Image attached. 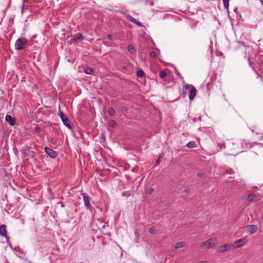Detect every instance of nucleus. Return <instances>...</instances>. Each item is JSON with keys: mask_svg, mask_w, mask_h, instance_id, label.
I'll return each instance as SVG.
<instances>
[{"mask_svg": "<svg viewBox=\"0 0 263 263\" xmlns=\"http://www.w3.org/2000/svg\"><path fill=\"white\" fill-rule=\"evenodd\" d=\"M28 43L27 40L25 37L17 39L15 43V49L16 50H21L25 48Z\"/></svg>", "mask_w": 263, "mask_h": 263, "instance_id": "obj_1", "label": "nucleus"}, {"mask_svg": "<svg viewBox=\"0 0 263 263\" xmlns=\"http://www.w3.org/2000/svg\"><path fill=\"white\" fill-rule=\"evenodd\" d=\"M185 88H188V90L189 91L190 95H189V100L190 101H192L194 98L195 97L196 93H197V89L195 88V86L191 84H185Z\"/></svg>", "mask_w": 263, "mask_h": 263, "instance_id": "obj_2", "label": "nucleus"}, {"mask_svg": "<svg viewBox=\"0 0 263 263\" xmlns=\"http://www.w3.org/2000/svg\"><path fill=\"white\" fill-rule=\"evenodd\" d=\"M60 117L62 120L63 124L69 129L72 128L71 124L70 121L67 117V116L62 111H60L59 113Z\"/></svg>", "mask_w": 263, "mask_h": 263, "instance_id": "obj_3", "label": "nucleus"}, {"mask_svg": "<svg viewBox=\"0 0 263 263\" xmlns=\"http://www.w3.org/2000/svg\"><path fill=\"white\" fill-rule=\"evenodd\" d=\"M84 202V205L87 209L91 210L90 205V197L86 193H81Z\"/></svg>", "mask_w": 263, "mask_h": 263, "instance_id": "obj_4", "label": "nucleus"}, {"mask_svg": "<svg viewBox=\"0 0 263 263\" xmlns=\"http://www.w3.org/2000/svg\"><path fill=\"white\" fill-rule=\"evenodd\" d=\"M262 196L258 193L250 194L247 197V200L248 201H258L261 200Z\"/></svg>", "mask_w": 263, "mask_h": 263, "instance_id": "obj_5", "label": "nucleus"}, {"mask_svg": "<svg viewBox=\"0 0 263 263\" xmlns=\"http://www.w3.org/2000/svg\"><path fill=\"white\" fill-rule=\"evenodd\" d=\"M212 238L209 239L206 241L203 242L201 245V247L203 248L209 249L214 246V243L213 242Z\"/></svg>", "mask_w": 263, "mask_h": 263, "instance_id": "obj_6", "label": "nucleus"}, {"mask_svg": "<svg viewBox=\"0 0 263 263\" xmlns=\"http://www.w3.org/2000/svg\"><path fill=\"white\" fill-rule=\"evenodd\" d=\"M247 242V240L245 238H242L240 239H238L234 242V247L235 248H240L243 245H245Z\"/></svg>", "mask_w": 263, "mask_h": 263, "instance_id": "obj_7", "label": "nucleus"}, {"mask_svg": "<svg viewBox=\"0 0 263 263\" xmlns=\"http://www.w3.org/2000/svg\"><path fill=\"white\" fill-rule=\"evenodd\" d=\"M46 153L49 155L51 158H55L58 156V153L47 147L45 148Z\"/></svg>", "mask_w": 263, "mask_h": 263, "instance_id": "obj_8", "label": "nucleus"}, {"mask_svg": "<svg viewBox=\"0 0 263 263\" xmlns=\"http://www.w3.org/2000/svg\"><path fill=\"white\" fill-rule=\"evenodd\" d=\"M5 120L9 122V124L11 126H13L16 123V119L15 118L12 117L11 116L9 115H7L5 117Z\"/></svg>", "mask_w": 263, "mask_h": 263, "instance_id": "obj_9", "label": "nucleus"}, {"mask_svg": "<svg viewBox=\"0 0 263 263\" xmlns=\"http://www.w3.org/2000/svg\"><path fill=\"white\" fill-rule=\"evenodd\" d=\"M247 231L250 234H253L257 231L258 226L256 225H248L247 227Z\"/></svg>", "mask_w": 263, "mask_h": 263, "instance_id": "obj_10", "label": "nucleus"}, {"mask_svg": "<svg viewBox=\"0 0 263 263\" xmlns=\"http://www.w3.org/2000/svg\"><path fill=\"white\" fill-rule=\"evenodd\" d=\"M7 234V227L5 224L0 225V236L6 237Z\"/></svg>", "mask_w": 263, "mask_h": 263, "instance_id": "obj_11", "label": "nucleus"}, {"mask_svg": "<svg viewBox=\"0 0 263 263\" xmlns=\"http://www.w3.org/2000/svg\"><path fill=\"white\" fill-rule=\"evenodd\" d=\"M127 18H128V20L129 21H130L131 22H132L133 23H134L135 24H136L137 26H138L139 27H142L143 26V24L141 22H139V21H137L132 16H131L130 15H128L127 16Z\"/></svg>", "mask_w": 263, "mask_h": 263, "instance_id": "obj_12", "label": "nucleus"}, {"mask_svg": "<svg viewBox=\"0 0 263 263\" xmlns=\"http://www.w3.org/2000/svg\"><path fill=\"white\" fill-rule=\"evenodd\" d=\"M84 40V37L82 33H78L73 37V40L76 42H79Z\"/></svg>", "mask_w": 263, "mask_h": 263, "instance_id": "obj_13", "label": "nucleus"}, {"mask_svg": "<svg viewBox=\"0 0 263 263\" xmlns=\"http://www.w3.org/2000/svg\"><path fill=\"white\" fill-rule=\"evenodd\" d=\"M230 248V246L229 245H224L219 247L218 249V252H224L227 251Z\"/></svg>", "mask_w": 263, "mask_h": 263, "instance_id": "obj_14", "label": "nucleus"}, {"mask_svg": "<svg viewBox=\"0 0 263 263\" xmlns=\"http://www.w3.org/2000/svg\"><path fill=\"white\" fill-rule=\"evenodd\" d=\"M84 71L86 74H92L93 72V70L91 67H87L84 68Z\"/></svg>", "mask_w": 263, "mask_h": 263, "instance_id": "obj_15", "label": "nucleus"}, {"mask_svg": "<svg viewBox=\"0 0 263 263\" xmlns=\"http://www.w3.org/2000/svg\"><path fill=\"white\" fill-rule=\"evenodd\" d=\"M186 146L190 148H194L196 146V142L194 141H190L187 143Z\"/></svg>", "mask_w": 263, "mask_h": 263, "instance_id": "obj_16", "label": "nucleus"}, {"mask_svg": "<svg viewBox=\"0 0 263 263\" xmlns=\"http://www.w3.org/2000/svg\"><path fill=\"white\" fill-rule=\"evenodd\" d=\"M184 242H183V241H180V242L176 243L175 244L174 247L176 249H179V248H181L183 247L184 246Z\"/></svg>", "mask_w": 263, "mask_h": 263, "instance_id": "obj_17", "label": "nucleus"}, {"mask_svg": "<svg viewBox=\"0 0 263 263\" xmlns=\"http://www.w3.org/2000/svg\"><path fill=\"white\" fill-rule=\"evenodd\" d=\"M187 90H188V88H185V85L182 88V96L183 98H185L186 96V93H187Z\"/></svg>", "mask_w": 263, "mask_h": 263, "instance_id": "obj_18", "label": "nucleus"}, {"mask_svg": "<svg viewBox=\"0 0 263 263\" xmlns=\"http://www.w3.org/2000/svg\"><path fill=\"white\" fill-rule=\"evenodd\" d=\"M144 74V72L142 70H139L137 72V76L140 78L142 77Z\"/></svg>", "mask_w": 263, "mask_h": 263, "instance_id": "obj_19", "label": "nucleus"}, {"mask_svg": "<svg viewBox=\"0 0 263 263\" xmlns=\"http://www.w3.org/2000/svg\"><path fill=\"white\" fill-rule=\"evenodd\" d=\"M108 113L110 116H114L115 114V109L112 107L109 108Z\"/></svg>", "mask_w": 263, "mask_h": 263, "instance_id": "obj_20", "label": "nucleus"}, {"mask_svg": "<svg viewBox=\"0 0 263 263\" xmlns=\"http://www.w3.org/2000/svg\"><path fill=\"white\" fill-rule=\"evenodd\" d=\"M116 122L113 120H110L108 123L109 126L112 127H115L116 125Z\"/></svg>", "mask_w": 263, "mask_h": 263, "instance_id": "obj_21", "label": "nucleus"}, {"mask_svg": "<svg viewBox=\"0 0 263 263\" xmlns=\"http://www.w3.org/2000/svg\"><path fill=\"white\" fill-rule=\"evenodd\" d=\"M131 195L130 191H125L122 193V196L126 197H128Z\"/></svg>", "mask_w": 263, "mask_h": 263, "instance_id": "obj_22", "label": "nucleus"}, {"mask_svg": "<svg viewBox=\"0 0 263 263\" xmlns=\"http://www.w3.org/2000/svg\"><path fill=\"white\" fill-rule=\"evenodd\" d=\"M162 157H163L161 155L159 156L158 160H157V161L155 163V164L154 165V166H158L159 165L161 159H162Z\"/></svg>", "mask_w": 263, "mask_h": 263, "instance_id": "obj_23", "label": "nucleus"}, {"mask_svg": "<svg viewBox=\"0 0 263 263\" xmlns=\"http://www.w3.org/2000/svg\"><path fill=\"white\" fill-rule=\"evenodd\" d=\"M248 61L249 62L250 66L254 69L255 72L257 73V71L256 70L255 68L253 66V63L251 61V60H250V58L249 56L248 57Z\"/></svg>", "mask_w": 263, "mask_h": 263, "instance_id": "obj_24", "label": "nucleus"}, {"mask_svg": "<svg viewBox=\"0 0 263 263\" xmlns=\"http://www.w3.org/2000/svg\"><path fill=\"white\" fill-rule=\"evenodd\" d=\"M127 50L129 52L133 53L134 51V48L132 45H129L127 46Z\"/></svg>", "mask_w": 263, "mask_h": 263, "instance_id": "obj_25", "label": "nucleus"}, {"mask_svg": "<svg viewBox=\"0 0 263 263\" xmlns=\"http://www.w3.org/2000/svg\"><path fill=\"white\" fill-rule=\"evenodd\" d=\"M166 76V73L165 71H161L160 73V77L163 79Z\"/></svg>", "mask_w": 263, "mask_h": 263, "instance_id": "obj_26", "label": "nucleus"}, {"mask_svg": "<svg viewBox=\"0 0 263 263\" xmlns=\"http://www.w3.org/2000/svg\"><path fill=\"white\" fill-rule=\"evenodd\" d=\"M223 2L224 7L228 8L229 6V0H223Z\"/></svg>", "mask_w": 263, "mask_h": 263, "instance_id": "obj_27", "label": "nucleus"}, {"mask_svg": "<svg viewBox=\"0 0 263 263\" xmlns=\"http://www.w3.org/2000/svg\"><path fill=\"white\" fill-rule=\"evenodd\" d=\"M148 232L151 233V234H155L156 232V230L154 228H151L149 230H148Z\"/></svg>", "mask_w": 263, "mask_h": 263, "instance_id": "obj_28", "label": "nucleus"}, {"mask_svg": "<svg viewBox=\"0 0 263 263\" xmlns=\"http://www.w3.org/2000/svg\"><path fill=\"white\" fill-rule=\"evenodd\" d=\"M34 132L36 133H40L41 132V128L39 126H36L34 130Z\"/></svg>", "mask_w": 263, "mask_h": 263, "instance_id": "obj_29", "label": "nucleus"}, {"mask_svg": "<svg viewBox=\"0 0 263 263\" xmlns=\"http://www.w3.org/2000/svg\"><path fill=\"white\" fill-rule=\"evenodd\" d=\"M154 192V190L153 188L149 189L147 191H146V193L148 194H151Z\"/></svg>", "mask_w": 263, "mask_h": 263, "instance_id": "obj_30", "label": "nucleus"}, {"mask_svg": "<svg viewBox=\"0 0 263 263\" xmlns=\"http://www.w3.org/2000/svg\"><path fill=\"white\" fill-rule=\"evenodd\" d=\"M121 110L124 112H126L128 110V108L126 106H123L121 107Z\"/></svg>", "mask_w": 263, "mask_h": 263, "instance_id": "obj_31", "label": "nucleus"}, {"mask_svg": "<svg viewBox=\"0 0 263 263\" xmlns=\"http://www.w3.org/2000/svg\"><path fill=\"white\" fill-rule=\"evenodd\" d=\"M57 204H60L62 208H64L65 207V204L62 201H60L58 202H57Z\"/></svg>", "mask_w": 263, "mask_h": 263, "instance_id": "obj_32", "label": "nucleus"}, {"mask_svg": "<svg viewBox=\"0 0 263 263\" xmlns=\"http://www.w3.org/2000/svg\"><path fill=\"white\" fill-rule=\"evenodd\" d=\"M190 191H191V190H190V188H186V189H185L183 190V193H190Z\"/></svg>", "mask_w": 263, "mask_h": 263, "instance_id": "obj_33", "label": "nucleus"}, {"mask_svg": "<svg viewBox=\"0 0 263 263\" xmlns=\"http://www.w3.org/2000/svg\"><path fill=\"white\" fill-rule=\"evenodd\" d=\"M4 237L6 239V241H7V243H9V241H10V237L9 236H8L7 234H6V236Z\"/></svg>", "mask_w": 263, "mask_h": 263, "instance_id": "obj_34", "label": "nucleus"}, {"mask_svg": "<svg viewBox=\"0 0 263 263\" xmlns=\"http://www.w3.org/2000/svg\"><path fill=\"white\" fill-rule=\"evenodd\" d=\"M176 74L179 76L181 79H183V77L181 75L179 71L176 70Z\"/></svg>", "mask_w": 263, "mask_h": 263, "instance_id": "obj_35", "label": "nucleus"}, {"mask_svg": "<svg viewBox=\"0 0 263 263\" xmlns=\"http://www.w3.org/2000/svg\"><path fill=\"white\" fill-rule=\"evenodd\" d=\"M107 39H109V40H112V39H113V36H112V35L111 34H108V35H107Z\"/></svg>", "mask_w": 263, "mask_h": 263, "instance_id": "obj_36", "label": "nucleus"}, {"mask_svg": "<svg viewBox=\"0 0 263 263\" xmlns=\"http://www.w3.org/2000/svg\"><path fill=\"white\" fill-rule=\"evenodd\" d=\"M203 175V174L201 173H199L197 174V176L199 177H202Z\"/></svg>", "mask_w": 263, "mask_h": 263, "instance_id": "obj_37", "label": "nucleus"}, {"mask_svg": "<svg viewBox=\"0 0 263 263\" xmlns=\"http://www.w3.org/2000/svg\"><path fill=\"white\" fill-rule=\"evenodd\" d=\"M192 120L193 123H195L196 121V119L195 118H193L192 119Z\"/></svg>", "mask_w": 263, "mask_h": 263, "instance_id": "obj_38", "label": "nucleus"}, {"mask_svg": "<svg viewBox=\"0 0 263 263\" xmlns=\"http://www.w3.org/2000/svg\"><path fill=\"white\" fill-rule=\"evenodd\" d=\"M198 263H208L206 261H201L198 262Z\"/></svg>", "mask_w": 263, "mask_h": 263, "instance_id": "obj_39", "label": "nucleus"}, {"mask_svg": "<svg viewBox=\"0 0 263 263\" xmlns=\"http://www.w3.org/2000/svg\"><path fill=\"white\" fill-rule=\"evenodd\" d=\"M260 140H263V135L259 139ZM263 145V142L261 143Z\"/></svg>", "mask_w": 263, "mask_h": 263, "instance_id": "obj_40", "label": "nucleus"}, {"mask_svg": "<svg viewBox=\"0 0 263 263\" xmlns=\"http://www.w3.org/2000/svg\"><path fill=\"white\" fill-rule=\"evenodd\" d=\"M149 5L151 6H153L154 5V3L153 2H151L149 4Z\"/></svg>", "mask_w": 263, "mask_h": 263, "instance_id": "obj_41", "label": "nucleus"}, {"mask_svg": "<svg viewBox=\"0 0 263 263\" xmlns=\"http://www.w3.org/2000/svg\"><path fill=\"white\" fill-rule=\"evenodd\" d=\"M125 176L126 177V178H127V179L128 180H129V176H127V175H126Z\"/></svg>", "mask_w": 263, "mask_h": 263, "instance_id": "obj_42", "label": "nucleus"}, {"mask_svg": "<svg viewBox=\"0 0 263 263\" xmlns=\"http://www.w3.org/2000/svg\"><path fill=\"white\" fill-rule=\"evenodd\" d=\"M96 221H102L101 220H100V219H97L96 220Z\"/></svg>", "mask_w": 263, "mask_h": 263, "instance_id": "obj_43", "label": "nucleus"}, {"mask_svg": "<svg viewBox=\"0 0 263 263\" xmlns=\"http://www.w3.org/2000/svg\"><path fill=\"white\" fill-rule=\"evenodd\" d=\"M152 54H155V53H154V52H152L151 53V56H152Z\"/></svg>", "mask_w": 263, "mask_h": 263, "instance_id": "obj_44", "label": "nucleus"}, {"mask_svg": "<svg viewBox=\"0 0 263 263\" xmlns=\"http://www.w3.org/2000/svg\"><path fill=\"white\" fill-rule=\"evenodd\" d=\"M48 190H49V191H48V192H49L51 193V191L49 190V189H48Z\"/></svg>", "mask_w": 263, "mask_h": 263, "instance_id": "obj_45", "label": "nucleus"}, {"mask_svg": "<svg viewBox=\"0 0 263 263\" xmlns=\"http://www.w3.org/2000/svg\"><path fill=\"white\" fill-rule=\"evenodd\" d=\"M104 227H105V226H104V225H103V226H102V228H104Z\"/></svg>", "mask_w": 263, "mask_h": 263, "instance_id": "obj_46", "label": "nucleus"}, {"mask_svg": "<svg viewBox=\"0 0 263 263\" xmlns=\"http://www.w3.org/2000/svg\"><path fill=\"white\" fill-rule=\"evenodd\" d=\"M262 222H263V216H262Z\"/></svg>", "mask_w": 263, "mask_h": 263, "instance_id": "obj_47", "label": "nucleus"}, {"mask_svg": "<svg viewBox=\"0 0 263 263\" xmlns=\"http://www.w3.org/2000/svg\"><path fill=\"white\" fill-rule=\"evenodd\" d=\"M26 0H23L24 2L26 1Z\"/></svg>", "mask_w": 263, "mask_h": 263, "instance_id": "obj_48", "label": "nucleus"}]
</instances>
